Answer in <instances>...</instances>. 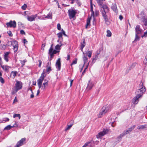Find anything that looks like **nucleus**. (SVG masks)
Returning a JSON list of instances; mask_svg holds the SVG:
<instances>
[{"label": "nucleus", "instance_id": "obj_1", "mask_svg": "<svg viewBox=\"0 0 147 147\" xmlns=\"http://www.w3.org/2000/svg\"><path fill=\"white\" fill-rule=\"evenodd\" d=\"M140 88L137 90L136 92V95L141 97L143 94L146 91V89L142 82H141L139 84Z\"/></svg>", "mask_w": 147, "mask_h": 147}, {"label": "nucleus", "instance_id": "obj_2", "mask_svg": "<svg viewBox=\"0 0 147 147\" xmlns=\"http://www.w3.org/2000/svg\"><path fill=\"white\" fill-rule=\"evenodd\" d=\"M109 11V9L108 7L104 9H103L102 10L100 9V11L102 13V16L103 17L105 22L107 24H109V22L106 13L108 12Z\"/></svg>", "mask_w": 147, "mask_h": 147}, {"label": "nucleus", "instance_id": "obj_3", "mask_svg": "<svg viewBox=\"0 0 147 147\" xmlns=\"http://www.w3.org/2000/svg\"><path fill=\"white\" fill-rule=\"evenodd\" d=\"M110 109V108L109 105L103 107L100 111L99 114L98 115V117L99 118L101 117L102 116L104 115L105 113L108 112Z\"/></svg>", "mask_w": 147, "mask_h": 147}, {"label": "nucleus", "instance_id": "obj_4", "mask_svg": "<svg viewBox=\"0 0 147 147\" xmlns=\"http://www.w3.org/2000/svg\"><path fill=\"white\" fill-rule=\"evenodd\" d=\"M8 46L13 45V50L14 52H16L17 51L18 49V42L16 40H13L11 41H9L7 43V45Z\"/></svg>", "mask_w": 147, "mask_h": 147}, {"label": "nucleus", "instance_id": "obj_5", "mask_svg": "<svg viewBox=\"0 0 147 147\" xmlns=\"http://www.w3.org/2000/svg\"><path fill=\"white\" fill-rule=\"evenodd\" d=\"M45 73L43 71L41 74V76L37 81L38 85L39 88L41 87V86L43 81L45 77Z\"/></svg>", "mask_w": 147, "mask_h": 147}, {"label": "nucleus", "instance_id": "obj_6", "mask_svg": "<svg viewBox=\"0 0 147 147\" xmlns=\"http://www.w3.org/2000/svg\"><path fill=\"white\" fill-rule=\"evenodd\" d=\"M22 88V82L18 80L16 81V83L15 84V88L16 92L21 89Z\"/></svg>", "mask_w": 147, "mask_h": 147}, {"label": "nucleus", "instance_id": "obj_7", "mask_svg": "<svg viewBox=\"0 0 147 147\" xmlns=\"http://www.w3.org/2000/svg\"><path fill=\"white\" fill-rule=\"evenodd\" d=\"M68 15L70 19L74 18L77 13V11L76 10H71L69 9L68 10Z\"/></svg>", "mask_w": 147, "mask_h": 147}, {"label": "nucleus", "instance_id": "obj_8", "mask_svg": "<svg viewBox=\"0 0 147 147\" xmlns=\"http://www.w3.org/2000/svg\"><path fill=\"white\" fill-rule=\"evenodd\" d=\"M98 5L100 8V9H104L108 7L105 4H103L102 0H96Z\"/></svg>", "mask_w": 147, "mask_h": 147}, {"label": "nucleus", "instance_id": "obj_9", "mask_svg": "<svg viewBox=\"0 0 147 147\" xmlns=\"http://www.w3.org/2000/svg\"><path fill=\"white\" fill-rule=\"evenodd\" d=\"M108 132L107 129H104L102 131L99 132L98 134L96 136V137L97 138H100L101 137L106 134Z\"/></svg>", "mask_w": 147, "mask_h": 147}, {"label": "nucleus", "instance_id": "obj_10", "mask_svg": "<svg viewBox=\"0 0 147 147\" xmlns=\"http://www.w3.org/2000/svg\"><path fill=\"white\" fill-rule=\"evenodd\" d=\"M6 25L7 27L15 28L16 26V22L14 20L10 21L9 22L7 23Z\"/></svg>", "mask_w": 147, "mask_h": 147}, {"label": "nucleus", "instance_id": "obj_11", "mask_svg": "<svg viewBox=\"0 0 147 147\" xmlns=\"http://www.w3.org/2000/svg\"><path fill=\"white\" fill-rule=\"evenodd\" d=\"M26 138H22L18 142L16 145L14 147H20L24 144L25 142Z\"/></svg>", "mask_w": 147, "mask_h": 147}, {"label": "nucleus", "instance_id": "obj_12", "mask_svg": "<svg viewBox=\"0 0 147 147\" xmlns=\"http://www.w3.org/2000/svg\"><path fill=\"white\" fill-rule=\"evenodd\" d=\"M94 86V84L92 81L91 80H89L88 82L86 90H91Z\"/></svg>", "mask_w": 147, "mask_h": 147}, {"label": "nucleus", "instance_id": "obj_13", "mask_svg": "<svg viewBox=\"0 0 147 147\" xmlns=\"http://www.w3.org/2000/svg\"><path fill=\"white\" fill-rule=\"evenodd\" d=\"M59 52V51H58L55 50H52L51 51H49V54L50 55V60L51 61L52 58L53 57V55L57 53V52Z\"/></svg>", "mask_w": 147, "mask_h": 147}, {"label": "nucleus", "instance_id": "obj_14", "mask_svg": "<svg viewBox=\"0 0 147 147\" xmlns=\"http://www.w3.org/2000/svg\"><path fill=\"white\" fill-rule=\"evenodd\" d=\"M136 34H140L141 33L142 30V29L140 28V26L137 25L136 26L135 28Z\"/></svg>", "mask_w": 147, "mask_h": 147}, {"label": "nucleus", "instance_id": "obj_15", "mask_svg": "<svg viewBox=\"0 0 147 147\" xmlns=\"http://www.w3.org/2000/svg\"><path fill=\"white\" fill-rule=\"evenodd\" d=\"M37 16V14H36L34 15H31L30 16H28L27 17V19L30 22L34 21Z\"/></svg>", "mask_w": 147, "mask_h": 147}, {"label": "nucleus", "instance_id": "obj_16", "mask_svg": "<svg viewBox=\"0 0 147 147\" xmlns=\"http://www.w3.org/2000/svg\"><path fill=\"white\" fill-rule=\"evenodd\" d=\"M141 97L138 96L136 95V96L134 97L132 100V102L134 104H137L139 102V99Z\"/></svg>", "mask_w": 147, "mask_h": 147}, {"label": "nucleus", "instance_id": "obj_17", "mask_svg": "<svg viewBox=\"0 0 147 147\" xmlns=\"http://www.w3.org/2000/svg\"><path fill=\"white\" fill-rule=\"evenodd\" d=\"M56 66L58 70H60L61 69V63L60 59L59 58L57 60L56 63Z\"/></svg>", "mask_w": 147, "mask_h": 147}, {"label": "nucleus", "instance_id": "obj_18", "mask_svg": "<svg viewBox=\"0 0 147 147\" xmlns=\"http://www.w3.org/2000/svg\"><path fill=\"white\" fill-rule=\"evenodd\" d=\"M48 86V81L46 80H44V82L42 84V86L41 87V89L43 90L45 89L46 87Z\"/></svg>", "mask_w": 147, "mask_h": 147}, {"label": "nucleus", "instance_id": "obj_19", "mask_svg": "<svg viewBox=\"0 0 147 147\" xmlns=\"http://www.w3.org/2000/svg\"><path fill=\"white\" fill-rule=\"evenodd\" d=\"M86 45V42L85 40L83 39L82 40V42L81 43L80 49L82 51H83V49Z\"/></svg>", "mask_w": 147, "mask_h": 147}, {"label": "nucleus", "instance_id": "obj_20", "mask_svg": "<svg viewBox=\"0 0 147 147\" xmlns=\"http://www.w3.org/2000/svg\"><path fill=\"white\" fill-rule=\"evenodd\" d=\"M58 37L59 38V39L57 40V42H59L60 41V42H61L62 41V33L61 32H59L57 34Z\"/></svg>", "mask_w": 147, "mask_h": 147}, {"label": "nucleus", "instance_id": "obj_21", "mask_svg": "<svg viewBox=\"0 0 147 147\" xmlns=\"http://www.w3.org/2000/svg\"><path fill=\"white\" fill-rule=\"evenodd\" d=\"M112 9L116 13H117V5L115 3L113 4L111 7Z\"/></svg>", "mask_w": 147, "mask_h": 147}, {"label": "nucleus", "instance_id": "obj_22", "mask_svg": "<svg viewBox=\"0 0 147 147\" xmlns=\"http://www.w3.org/2000/svg\"><path fill=\"white\" fill-rule=\"evenodd\" d=\"M90 11L91 12V15L93 16H94V12L93 10V5L92 0H90Z\"/></svg>", "mask_w": 147, "mask_h": 147}, {"label": "nucleus", "instance_id": "obj_23", "mask_svg": "<svg viewBox=\"0 0 147 147\" xmlns=\"http://www.w3.org/2000/svg\"><path fill=\"white\" fill-rule=\"evenodd\" d=\"M17 74V72L16 71H12L11 72L10 76L13 78H14L16 76Z\"/></svg>", "mask_w": 147, "mask_h": 147}, {"label": "nucleus", "instance_id": "obj_24", "mask_svg": "<svg viewBox=\"0 0 147 147\" xmlns=\"http://www.w3.org/2000/svg\"><path fill=\"white\" fill-rule=\"evenodd\" d=\"M1 67L3 68V69L5 70L6 71H8L9 68L6 65H1Z\"/></svg>", "mask_w": 147, "mask_h": 147}, {"label": "nucleus", "instance_id": "obj_25", "mask_svg": "<svg viewBox=\"0 0 147 147\" xmlns=\"http://www.w3.org/2000/svg\"><path fill=\"white\" fill-rule=\"evenodd\" d=\"M91 18H88L87 20L86 24V28H87L88 26H90V23Z\"/></svg>", "mask_w": 147, "mask_h": 147}, {"label": "nucleus", "instance_id": "obj_26", "mask_svg": "<svg viewBox=\"0 0 147 147\" xmlns=\"http://www.w3.org/2000/svg\"><path fill=\"white\" fill-rule=\"evenodd\" d=\"M62 45L61 42H60V45H57L55 47V49L56 50H60V47Z\"/></svg>", "mask_w": 147, "mask_h": 147}, {"label": "nucleus", "instance_id": "obj_27", "mask_svg": "<svg viewBox=\"0 0 147 147\" xmlns=\"http://www.w3.org/2000/svg\"><path fill=\"white\" fill-rule=\"evenodd\" d=\"M13 118L18 117L19 118V119H20L21 118V115L20 114L14 113L13 115Z\"/></svg>", "mask_w": 147, "mask_h": 147}, {"label": "nucleus", "instance_id": "obj_28", "mask_svg": "<svg viewBox=\"0 0 147 147\" xmlns=\"http://www.w3.org/2000/svg\"><path fill=\"white\" fill-rule=\"evenodd\" d=\"M123 136V134H121L120 135H119V136H118L117 138H116V139L117 140H118V141H120L121 138L123 136Z\"/></svg>", "mask_w": 147, "mask_h": 147}, {"label": "nucleus", "instance_id": "obj_29", "mask_svg": "<svg viewBox=\"0 0 147 147\" xmlns=\"http://www.w3.org/2000/svg\"><path fill=\"white\" fill-rule=\"evenodd\" d=\"M92 51H89L86 53L87 55L88 56L89 58H90L91 57Z\"/></svg>", "mask_w": 147, "mask_h": 147}, {"label": "nucleus", "instance_id": "obj_30", "mask_svg": "<svg viewBox=\"0 0 147 147\" xmlns=\"http://www.w3.org/2000/svg\"><path fill=\"white\" fill-rule=\"evenodd\" d=\"M45 18H47V19H51L52 18V14L51 13H49V14L47 16H46Z\"/></svg>", "mask_w": 147, "mask_h": 147}, {"label": "nucleus", "instance_id": "obj_31", "mask_svg": "<svg viewBox=\"0 0 147 147\" xmlns=\"http://www.w3.org/2000/svg\"><path fill=\"white\" fill-rule=\"evenodd\" d=\"M107 36L108 37H111V36L112 33L111 31L109 30H107Z\"/></svg>", "mask_w": 147, "mask_h": 147}, {"label": "nucleus", "instance_id": "obj_32", "mask_svg": "<svg viewBox=\"0 0 147 147\" xmlns=\"http://www.w3.org/2000/svg\"><path fill=\"white\" fill-rule=\"evenodd\" d=\"M146 125H139L138 127L137 128L138 129H144L146 127Z\"/></svg>", "mask_w": 147, "mask_h": 147}, {"label": "nucleus", "instance_id": "obj_33", "mask_svg": "<svg viewBox=\"0 0 147 147\" xmlns=\"http://www.w3.org/2000/svg\"><path fill=\"white\" fill-rule=\"evenodd\" d=\"M83 59L84 62V64L83 65H84L85 63L88 62V59L87 57L84 56L83 57Z\"/></svg>", "mask_w": 147, "mask_h": 147}, {"label": "nucleus", "instance_id": "obj_34", "mask_svg": "<svg viewBox=\"0 0 147 147\" xmlns=\"http://www.w3.org/2000/svg\"><path fill=\"white\" fill-rule=\"evenodd\" d=\"M73 125V124H71L70 125H67V127L65 129V131H66L67 130H69L72 127Z\"/></svg>", "mask_w": 147, "mask_h": 147}, {"label": "nucleus", "instance_id": "obj_35", "mask_svg": "<svg viewBox=\"0 0 147 147\" xmlns=\"http://www.w3.org/2000/svg\"><path fill=\"white\" fill-rule=\"evenodd\" d=\"M13 127L12 126H11L10 125H8L4 129L5 130H9L11 128Z\"/></svg>", "mask_w": 147, "mask_h": 147}, {"label": "nucleus", "instance_id": "obj_36", "mask_svg": "<svg viewBox=\"0 0 147 147\" xmlns=\"http://www.w3.org/2000/svg\"><path fill=\"white\" fill-rule=\"evenodd\" d=\"M130 132L128 129H127L126 130L124 131L122 133L124 136L128 134Z\"/></svg>", "mask_w": 147, "mask_h": 147}, {"label": "nucleus", "instance_id": "obj_37", "mask_svg": "<svg viewBox=\"0 0 147 147\" xmlns=\"http://www.w3.org/2000/svg\"><path fill=\"white\" fill-rule=\"evenodd\" d=\"M135 127L136 125H134L132 126L131 127L129 128L128 129L129 131L130 132L135 128Z\"/></svg>", "mask_w": 147, "mask_h": 147}, {"label": "nucleus", "instance_id": "obj_38", "mask_svg": "<svg viewBox=\"0 0 147 147\" xmlns=\"http://www.w3.org/2000/svg\"><path fill=\"white\" fill-rule=\"evenodd\" d=\"M138 34H136V36L134 41H133L134 42L135 41L138 40L140 38L138 36Z\"/></svg>", "mask_w": 147, "mask_h": 147}, {"label": "nucleus", "instance_id": "obj_39", "mask_svg": "<svg viewBox=\"0 0 147 147\" xmlns=\"http://www.w3.org/2000/svg\"><path fill=\"white\" fill-rule=\"evenodd\" d=\"M27 5L26 4H24V5L22 6V8L23 10H25L26 8L27 7Z\"/></svg>", "mask_w": 147, "mask_h": 147}, {"label": "nucleus", "instance_id": "obj_40", "mask_svg": "<svg viewBox=\"0 0 147 147\" xmlns=\"http://www.w3.org/2000/svg\"><path fill=\"white\" fill-rule=\"evenodd\" d=\"M26 62V60H24L23 61H21V64H22V66L23 67V66L24 65L25 63Z\"/></svg>", "mask_w": 147, "mask_h": 147}, {"label": "nucleus", "instance_id": "obj_41", "mask_svg": "<svg viewBox=\"0 0 147 147\" xmlns=\"http://www.w3.org/2000/svg\"><path fill=\"white\" fill-rule=\"evenodd\" d=\"M7 34H8L9 36L12 37L13 36V34L11 32V31H8L7 32Z\"/></svg>", "mask_w": 147, "mask_h": 147}, {"label": "nucleus", "instance_id": "obj_42", "mask_svg": "<svg viewBox=\"0 0 147 147\" xmlns=\"http://www.w3.org/2000/svg\"><path fill=\"white\" fill-rule=\"evenodd\" d=\"M1 49L3 50H5L6 48V46L4 45H1Z\"/></svg>", "mask_w": 147, "mask_h": 147}, {"label": "nucleus", "instance_id": "obj_43", "mask_svg": "<svg viewBox=\"0 0 147 147\" xmlns=\"http://www.w3.org/2000/svg\"><path fill=\"white\" fill-rule=\"evenodd\" d=\"M98 58V56L97 55H96L94 58L92 59V62L94 63L95 61Z\"/></svg>", "mask_w": 147, "mask_h": 147}, {"label": "nucleus", "instance_id": "obj_44", "mask_svg": "<svg viewBox=\"0 0 147 147\" xmlns=\"http://www.w3.org/2000/svg\"><path fill=\"white\" fill-rule=\"evenodd\" d=\"M0 81L2 84H3L4 82V80L3 78L0 76Z\"/></svg>", "mask_w": 147, "mask_h": 147}, {"label": "nucleus", "instance_id": "obj_45", "mask_svg": "<svg viewBox=\"0 0 147 147\" xmlns=\"http://www.w3.org/2000/svg\"><path fill=\"white\" fill-rule=\"evenodd\" d=\"M77 59H76L74 60L73 61L71 64V65L72 66L73 64H76L77 63Z\"/></svg>", "mask_w": 147, "mask_h": 147}, {"label": "nucleus", "instance_id": "obj_46", "mask_svg": "<svg viewBox=\"0 0 147 147\" xmlns=\"http://www.w3.org/2000/svg\"><path fill=\"white\" fill-rule=\"evenodd\" d=\"M57 28L59 30H60L61 29V25L59 23L58 24H57Z\"/></svg>", "mask_w": 147, "mask_h": 147}, {"label": "nucleus", "instance_id": "obj_47", "mask_svg": "<svg viewBox=\"0 0 147 147\" xmlns=\"http://www.w3.org/2000/svg\"><path fill=\"white\" fill-rule=\"evenodd\" d=\"M9 53L10 52H5L4 53V56H8V55Z\"/></svg>", "mask_w": 147, "mask_h": 147}, {"label": "nucleus", "instance_id": "obj_48", "mask_svg": "<svg viewBox=\"0 0 147 147\" xmlns=\"http://www.w3.org/2000/svg\"><path fill=\"white\" fill-rule=\"evenodd\" d=\"M9 119L8 118H5L3 120V121H4L3 122L4 123L7 121H9Z\"/></svg>", "mask_w": 147, "mask_h": 147}, {"label": "nucleus", "instance_id": "obj_49", "mask_svg": "<svg viewBox=\"0 0 147 147\" xmlns=\"http://www.w3.org/2000/svg\"><path fill=\"white\" fill-rule=\"evenodd\" d=\"M51 70V67L50 66L48 67L46 69V71L47 72H48L49 71H50Z\"/></svg>", "mask_w": 147, "mask_h": 147}, {"label": "nucleus", "instance_id": "obj_50", "mask_svg": "<svg viewBox=\"0 0 147 147\" xmlns=\"http://www.w3.org/2000/svg\"><path fill=\"white\" fill-rule=\"evenodd\" d=\"M95 13V15L96 16H97L99 13V11L98 10H96L95 11V12H94V13Z\"/></svg>", "mask_w": 147, "mask_h": 147}, {"label": "nucleus", "instance_id": "obj_51", "mask_svg": "<svg viewBox=\"0 0 147 147\" xmlns=\"http://www.w3.org/2000/svg\"><path fill=\"white\" fill-rule=\"evenodd\" d=\"M20 33L22 34H25V32L23 30H21L20 31Z\"/></svg>", "mask_w": 147, "mask_h": 147}, {"label": "nucleus", "instance_id": "obj_52", "mask_svg": "<svg viewBox=\"0 0 147 147\" xmlns=\"http://www.w3.org/2000/svg\"><path fill=\"white\" fill-rule=\"evenodd\" d=\"M18 126V125L17 124L16 121H15V123L14 125H13V126H12V127H17Z\"/></svg>", "mask_w": 147, "mask_h": 147}, {"label": "nucleus", "instance_id": "obj_53", "mask_svg": "<svg viewBox=\"0 0 147 147\" xmlns=\"http://www.w3.org/2000/svg\"><path fill=\"white\" fill-rule=\"evenodd\" d=\"M8 56H4V59L7 62H8L9 60L8 59Z\"/></svg>", "mask_w": 147, "mask_h": 147}, {"label": "nucleus", "instance_id": "obj_54", "mask_svg": "<svg viewBox=\"0 0 147 147\" xmlns=\"http://www.w3.org/2000/svg\"><path fill=\"white\" fill-rule=\"evenodd\" d=\"M61 31H62V34H63V35L65 36H67L66 35V34L65 33V32L63 30V29H62Z\"/></svg>", "mask_w": 147, "mask_h": 147}, {"label": "nucleus", "instance_id": "obj_55", "mask_svg": "<svg viewBox=\"0 0 147 147\" xmlns=\"http://www.w3.org/2000/svg\"><path fill=\"white\" fill-rule=\"evenodd\" d=\"M18 101V100L17 98L16 97H15V98L13 100V103H14L15 102H16Z\"/></svg>", "mask_w": 147, "mask_h": 147}, {"label": "nucleus", "instance_id": "obj_56", "mask_svg": "<svg viewBox=\"0 0 147 147\" xmlns=\"http://www.w3.org/2000/svg\"><path fill=\"white\" fill-rule=\"evenodd\" d=\"M84 65H80L79 67H82L81 68V69L80 70V72H81L82 71V70L83 69V68L84 67Z\"/></svg>", "mask_w": 147, "mask_h": 147}, {"label": "nucleus", "instance_id": "obj_57", "mask_svg": "<svg viewBox=\"0 0 147 147\" xmlns=\"http://www.w3.org/2000/svg\"><path fill=\"white\" fill-rule=\"evenodd\" d=\"M32 92V94L30 95V98H34V95L33 92Z\"/></svg>", "mask_w": 147, "mask_h": 147}, {"label": "nucleus", "instance_id": "obj_58", "mask_svg": "<svg viewBox=\"0 0 147 147\" xmlns=\"http://www.w3.org/2000/svg\"><path fill=\"white\" fill-rule=\"evenodd\" d=\"M53 44H52L51 45V46L50 47V49H49V51H52V50H53Z\"/></svg>", "mask_w": 147, "mask_h": 147}, {"label": "nucleus", "instance_id": "obj_59", "mask_svg": "<svg viewBox=\"0 0 147 147\" xmlns=\"http://www.w3.org/2000/svg\"><path fill=\"white\" fill-rule=\"evenodd\" d=\"M38 62H39V67H40L41 66V64H42V61L41 60H38Z\"/></svg>", "mask_w": 147, "mask_h": 147}, {"label": "nucleus", "instance_id": "obj_60", "mask_svg": "<svg viewBox=\"0 0 147 147\" xmlns=\"http://www.w3.org/2000/svg\"><path fill=\"white\" fill-rule=\"evenodd\" d=\"M70 58V55H67V60H69Z\"/></svg>", "mask_w": 147, "mask_h": 147}, {"label": "nucleus", "instance_id": "obj_61", "mask_svg": "<svg viewBox=\"0 0 147 147\" xmlns=\"http://www.w3.org/2000/svg\"><path fill=\"white\" fill-rule=\"evenodd\" d=\"M144 64H146L147 63V59L146 58L144 59Z\"/></svg>", "mask_w": 147, "mask_h": 147}, {"label": "nucleus", "instance_id": "obj_62", "mask_svg": "<svg viewBox=\"0 0 147 147\" xmlns=\"http://www.w3.org/2000/svg\"><path fill=\"white\" fill-rule=\"evenodd\" d=\"M90 143L89 142L86 143L84 144V145L83 146H84V147H86L87 146L88 144Z\"/></svg>", "mask_w": 147, "mask_h": 147}, {"label": "nucleus", "instance_id": "obj_63", "mask_svg": "<svg viewBox=\"0 0 147 147\" xmlns=\"http://www.w3.org/2000/svg\"><path fill=\"white\" fill-rule=\"evenodd\" d=\"M144 24L145 26L147 25V20H145L144 21Z\"/></svg>", "mask_w": 147, "mask_h": 147}, {"label": "nucleus", "instance_id": "obj_64", "mask_svg": "<svg viewBox=\"0 0 147 147\" xmlns=\"http://www.w3.org/2000/svg\"><path fill=\"white\" fill-rule=\"evenodd\" d=\"M119 19L121 20L123 19V17L122 15H120L119 16Z\"/></svg>", "mask_w": 147, "mask_h": 147}]
</instances>
